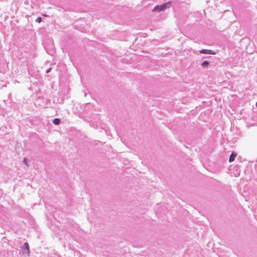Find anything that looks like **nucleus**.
Segmentation results:
<instances>
[{
  "instance_id": "f257e3e1",
  "label": "nucleus",
  "mask_w": 257,
  "mask_h": 257,
  "mask_svg": "<svg viewBox=\"0 0 257 257\" xmlns=\"http://www.w3.org/2000/svg\"><path fill=\"white\" fill-rule=\"evenodd\" d=\"M171 7V3L168 2L166 3L163 5H158L156 6L154 9L152 10L153 12H161L167 8H170Z\"/></svg>"
},
{
  "instance_id": "f03ea898",
  "label": "nucleus",
  "mask_w": 257,
  "mask_h": 257,
  "mask_svg": "<svg viewBox=\"0 0 257 257\" xmlns=\"http://www.w3.org/2000/svg\"><path fill=\"white\" fill-rule=\"evenodd\" d=\"M200 53L202 54H211L215 55V53L210 50L203 49L200 51Z\"/></svg>"
},
{
  "instance_id": "7ed1b4c3",
  "label": "nucleus",
  "mask_w": 257,
  "mask_h": 257,
  "mask_svg": "<svg viewBox=\"0 0 257 257\" xmlns=\"http://www.w3.org/2000/svg\"><path fill=\"white\" fill-rule=\"evenodd\" d=\"M24 247L25 248L24 251H25V253H27L28 254V255H29L30 251H29V244L27 242H26L24 245Z\"/></svg>"
},
{
  "instance_id": "20e7f679",
  "label": "nucleus",
  "mask_w": 257,
  "mask_h": 257,
  "mask_svg": "<svg viewBox=\"0 0 257 257\" xmlns=\"http://www.w3.org/2000/svg\"><path fill=\"white\" fill-rule=\"evenodd\" d=\"M236 156V154L234 153H232L230 156V158H229V161L230 162H232L233 161H234V159H235V158Z\"/></svg>"
},
{
  "instance_id": "39448f33",
  "label": "nucleus",
  "mask_w": 257,
  "mask_h": 257,
  "mask_svg": "<svg viewBox=\"0 0 257 257\" xmlns=\"http://www.w3.org/2000/svg\"><path fill=\"white\" fill-rule=\"evenodd\" d=\"M209 62H208L207 61H205L202 63L201 65L202 66L205 67L208 66L209 65Z\"/></svg>"
},
{
  "instance_id": "423d86ee",
  "label": "nucleus",
  "mask_w": 257,
  "mask_h": 257,
  "mask_svg": "<svg viewBox=\"0 0 257 257\" xmlns=\"http://www.w3.org/2000/svg\"><path fill=\"white\" fill-rule=\"evenodd\" d=\"M55 124H58L60 123V119L58 118H55L53 121Z\"/></svg>"
},
{
  "instance_id": "0eeeda50",
  "label": "nucleus",
  "mask_w": 257,
  "mask_h": 257,
  "mask_svg": "<svg viewBox=\"0 0 257 257\" xmlns=\"http://www.w3.org/2000/svg\"><path fill=\"white\" fill-rule=\"evenodd\" d=\"M42 18L41 17H38L36 19V21L38 23H40L41 22Z\"/></svg>"
},
{
  "instance_id": "6e6552de",
  "label": "nucleus",
  "mask_w": 257,
  "mask_h": 257,
  "mask_svg": "<svg viewBox=\"0 0 257 257\" xmlns=\"http://www.w3.org/2000/svg\"><path fill=\"white\" fill-rule=\"evenodd\" d=\"M24 163H25L27 165V163H26V158H25V159H24Z\"/></svg>"
},
{
  "instance_id": "1a4fd4ad",
  "label": "nucleus",
  "mask_w": 257,
  "mask_h": 257,
  "mask_svg": "<svg viewBox=\"0 0 257 257\" xmlns=\"http://www.w3.org/2000/svg\"><path fill=\"white\" fill-rule=\"evenodd\" d=\"M256 106H257V102L256 103Z\"/></svg>"
}]
</instances>
